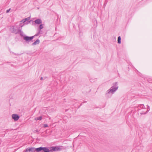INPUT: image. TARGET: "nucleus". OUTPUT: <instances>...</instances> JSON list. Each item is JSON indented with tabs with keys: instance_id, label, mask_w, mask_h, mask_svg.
Wrapping results in <instances>:
<instances>
[{
	"instance_id": "nucleus-1",
	"label": "nucleus",
	"mask_w": 152,
	"mask_h": 152,
	"mask_svg": "<svg viewBox=\"0 0 152 152\" xmlns=\"http://www.w3.org/2000/svg\"><path fill=\"white\" fill-rule=\"evenodd\" d=\"M60 150V148L56 147H52L50 148V152L53 151Z\"/></svg>"
},
{
	"instance_id": "nucleus-2",
	"label": "nucleus",
	"mask_w": 152,
	"mask_h": 152,
	"mask_svg": "<svg viewBox=\"0 0 152 152\" xmlns=\"http://www.w3.org/2000/svg\"><path fill=\"white\" fill-rule=\"evenodd\" d=\"M12 117L15 121H17L19 118V116L16 114H13L12 115Z\"/></svg>"
},
{
	"instance_id": "nucleus-3",
	"label": "nucleus",
	"mask_w": 152,
	"mask_h": 152,
	"mask_svg": "<svg viewBox=\"0 0 152 152\" xmlns=\"http://www.w3.org/2000/svg\"><path fill=\"white\" fill-rule=\"evenodd\" d=\"M33 37V36L31 37H24V39L26 41H28L32 39Z\"/></svg>"
},
{
	"instance_id": "nucleus-4",
	"label": "nucleus",
	"mask_w": 152,
	"mask_h": 152,
	"mask_svg": "<svg viewBox=\"0 0 152 152\" xmlns=\"http://www.w3.org/2000/svg\"><path fill=\"white\" fill-rule=\"evenodd\" d=\"M34 148H27L26 151V152H34L33 150Z\"/></svg>"
},
{
	"instance_id": "nucleus-5",
	"label": "nucleus",
	"mask_w": 152,
	"mask_h": 152,
	"mask_svg": "<svg viewBox=\"0 0 152 152\" xmlns=\"http://www.w3.org/2000/svg\"><path fill=\"white\" fill-rule=\"evenodd\" d=\"M43 150L44 152H50V148L48 149L46 147L43 148Z\"/></svg>"
},
{
	"instance_id": "nucleus-6",
	"label": "nucleus",
	"mask_w": 152,
	"mask_h": 152,
	"mask_svg": "<svg viewBox=\"0 0 152 152\" xmlns=\"http://www.w3.org/2000/svg\"><path fill=\"white\" fill-rule=\"evenodd\" d=\"M35 22L37 24H39L41 23V21L39 19H38L35 20Z\"/></svg>"
},
{
	"instance_id": "nucleus-7",
	"label": "nucleus",
	"mask_w": 152,
	"mask_h": 152,
	"mask_svg": "<svg viewBox=\"0 0 152 152\" xmlns=\"http://www.w3.org/2000/svg\"><path fill=\"white\" fill-rule=\"evenodd\" d=\"M39 42V41L38 39H37L36 40L35 42L33 44V45H36L37 44H38Z\"/></svg>"
},
{
	"instance_id": "nucleus-8",
	"label": "nucleus",
	"mask_w": 152,
	"mask_h": 152,
	"mask_svg": "<svg viewBox=\"0 0 152 152\" xmlns=\"http://www.w3.org/2000/svg\"><path fill=\"white\" fill-rule=\"evenodd\" d=\"M43 148L42 147H39V148H37L36 149V151H40L41 150H43Z\"/></svg>"
},
{
	"instance_id": "nucleus-9",
	"label": "nucleus",
	"mask_w": 152,
	"mask_h": 152,
	"mask_svg": "<svg viewBox=\"0 0 152 152\" xmlns=\"http://www.w3.org/2000/svg\"><path fill=\"white\" fill-rule=\"evenodd\" d=\"M42 119V117L41 116L36 118H35L36 120H41Z\"/></svg>"
},
{
	"instance_id": "nucleus-10",
	"label": "nucleus",
	"mask_w": 152,
	"mask_h": 152,
	"mask_svg": "<svg viewBox=\"0 0 152 152\" xmlns=\"http://www.w3.org/2000/svg\"><path fill=\"white\" fill-rule=\"evenodd\" d=\"M121 38L120 37H119L118 38V43L120 44L121 43Z\"/></svg>"
},
{
	"instance_id": "nucleus-11",
	"label": "nucleus",
	"mask_w": 152,
	"mask_h": 152,
	"mask_svg": "<svg viewBox=\"0 0 152 152\" xmlns=\"http://www.w3.org/2000/svg\"><path fill=\"white\" fill-rule=\"evenodd\" d=\"M117 89V88H113V89H111V90H110V91H112L113 92V91H115Z\"/></svg>"
},
{
	"instance_id": "nucleus-12",
	"label": "nucleus",
	"mask_w": 152,
	"mask_h": 152,
	"mask_svg": "<svg viewBox=\"0 0 152 152\" xmlns=\"http://www.w3.org/2000/svg\"><path fill=\"white\" fill-rule=\"evenodd\" d=\"M44 127H48V125L47 124H44Z\"/></svg>"
},
{
	"instance_id": "nucleus-13",
	"label": "nucleus",
	"mask_w": 152,
	"mask_h": 152,
	"mask_svg": "<svg viewBox=\"0 0 152 152\" xmlns=\"http://www.w3.org/2000/svg\"><path fill=\"white\" fill-rule=\"evenodd\" d=\"M39 27H40V29H41L42 28H43V26L42 25H40Z\"/></svg>"
},
{
	"instance_id": "nucleus-14",
	"label": "nucleus",
	"mask_w": 152,
	"mask_h": 152,
	"mask_svg": "<svg viewBox=\"0 0 152 152\" xmlns=\"http://www.w3.org/2000/svg\"><path fill=\"white\" fill-rule=\"evenodd\" d=\"M10 9H9V10H7V12H9V11H10Z\"/></svg>"
},
{
	"instance_id": "nucleus-15",
	"label": "nucleus",
	"mask_w": 152,
	"mask_h": 152,
	"mask_svg": "<svg viewBox=\"0 0 152 152\" xmlns=\"http://www.w3.org/2000/svg\"><path fill=\"white\" fill-rule=\"evenodd\" d=\"M26 20H24V21H23V22H25Z\"/></svg>"
},
{
	"instance_id": "nucleus-16",
	"label": "nucleus",
	"mask_w": 152,
	"mask_h": 152,
	"mask_svg": "<svg viewBox=\"0 0 152 152\" xmlns=\"http://www.w3.org/2000/svg\"><path fill=\"white\" fill-rule=\"evenodd\" d=\"M42 77H41V80H42Z\"/></svg>"
}]
</instances>
